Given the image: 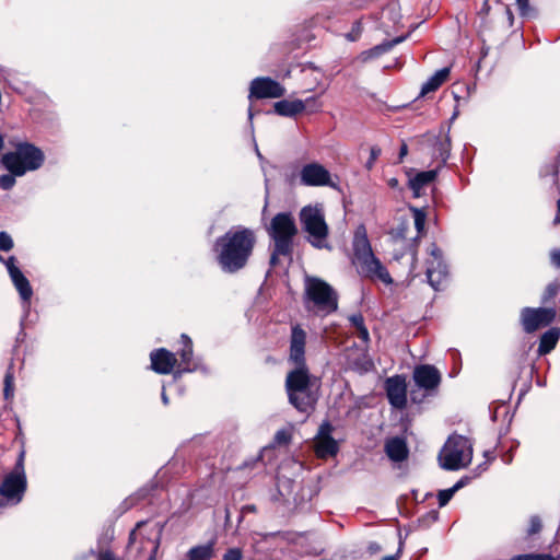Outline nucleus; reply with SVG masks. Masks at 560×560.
<instances>
[{"mask_svg": "<svg viewBox=\"0 0 560 560\" xmlns=\"http://www.w3.org/2000/svg\"><path fill=\"white\" fill-rule=\"evenodd\" d=\"M255 242L254 232L241 226L231 229L219 237L214 249L222 270L235 272L242 269L252 255Z\"/></svg>", "mask_w": 560, "mask_h": 560, "instance_id": "nucleus-1", "label": "nucleus"}, {"mask_svg": "<svg viewBox=\"0 0 560 560\" xmlns=\"http://www.w3.org/2000/svg\"><path fill=\"white\" fill-rule=\"evenodd\" d=\"M353 258L352 264L358 273L372 281H380L385 285L393 283L386 267L374 255L370 241L368 238L366 230L363 225L357 228L352 242Z\"/></svg>", "mask_w": 560, "mask_h": 560, "instance_id": "nucleus-2", "label": "nucleus"}, {"mask_svg": "<svg viewBox=\"0 0 560 560\" xmlns=\"http://www.w3.org/2000/svg\"><path fill=\"white\" fill-rule=\"evenodd\" d=\"M317 378L307 368H294L285 378V390L290 404L301 412H308L317 401Z\"/></svg>", "mask_w": 560, "mask_h": 560, "instance_id": "nucleus-3", "label": "nucleus"}, {"mask_svg": "<svg viewBox=\"0 0 560 560\" xmlns=\"http://www.w3.org/2000/svg\"><path fill=\"white\" fill-rule=\"evenodd\" d=\"M305 307L317 314H330L338 307L337 293L325 281L317 278H306Z\"/></svg>", "mask_w": 560, "mask_h": 560, "instance_id": "nucleus-4", "label": "nucleus"}, {"mask_svg": "<svg viewBox=\"0 0 560 560\" xmlns=\"http://www.w3.org/2000/svg\"><path fill=\"white\" fill-rule=\"evenodd\" d=\"M1 163L13 175L23 176L43 165L44 153L31 143H20L15 151L2 155Z\"/></svg>", "mask_w": 560, "mask_h": 560, "instance_id": "nucleus-5", "label": "nucleus"}, {"mask_svg": "<svg viewBox=\"0 0 560 560\" xmlns=\"http://www.w3.org/2000/svg\"><path fill=\"white\" fill-rule=\"evenodd\" d=\"M270 237L275 242L270 264L276 265L278 257L289 256L292 250V240L296 233V226L291 213H278L271 220L268 229Z\"/></svg>", "mask_w": 560, "mask_h": 560, "instance_id": "nucleus-6", "label": "nucleus"}, {"mask_svg": "<svg viewBox=\"0 0 560 560\" xmlns=\"http://www.w3.org/2000/svg\"><path fill=\"white\" fill-rule=\"evenodd\" d=\"M472 458V445L463 435H451L439 455V462L443 469L459 470L470 464Z\"/></svg>", "mask_w": 560, "mask_h": 560, "instance_id": "nucleus-7", "label": "nucleus"}, {"mask_svg": "<svg viewBox=\"0 0 560 560\" xmlns=\"http://www.w3.org/2000/svg\"><path fill=\"white\" fill-rule=\"evenodd\" d=\"M301 223L308 234V241L317 248L327 247L328 225L325 221L323 208L307 206L301 210Z\"/></svg>", "mask_w": 560, "mask_h": 560, "instance_id": "nucleus-8", "label": "nucleus"}, {"mask_svg": "<svg viewBox=\"0 0 560 560\" xmlns=\"http://www.w3.org/2000/svg\"><path fill=\"white\" fill-rule=\"evenodd\" d=\"M24 457L25 452L21 451L13 470L3 478L0 486V495L11 504L20 503L26 490Z\"/></svg>", "mask_w": 560, "mask_h": 560, "instance_id": "nucleus-9", "label": "nucleus"}, {"mask_svg": "<svg viewBox=\"0 0 560 560\" xmlns=\"http://www.w3.org/2000/svg\"><path fill=\"white\" fill-rule=\"evenodd\" d=\"M164 525L160 522H139L137 528L130 533L129 545L140 539L139 551L150 549V560H154L158 552Z\"/></svg>", "mask_w": 560, "mask_h": 560, "instance_id": "nucleus-10", "label": "nucleus"}, {"mask_svg": "<svg viewBox=\"0 0 560 560\" xmlns=\"http://www.w3.org/2000/svg\"><path fill=\"white\" fill-rule=\"evenodd\" d=\"M300 183L306 187H330L336 189L337 183L331 173L318 162L304 164L300 170Z\"/></svg>", "mask_w": 560, "mask_h": 560, "instance_id": "nucleus-11", "label": "nucleus"}, {"mask_svg": "<svg viewBox=\"0 0 560 560\" xmlns=\"http://www.w3.org/2000/svg\"><path fill=\"white\" fill-rule=\"evenodd\" d=\"M557 316L555 307H524L521 311V324L527 334H532L551 324Z\"/></svg>", "mask_w": 560, "mask_h": 560, "instance_id": "nucleus-12", "label": "nucleus"}, {"mask_svg": "<svg viewBox=\"0 0 560 560\" xmlns=\"http://www.w3.org/2000/svg\"><path fill=\"white\" fill-rule=\"evenodd\" d=\"M430 257L427 260V278L434 290H439L447 277V266L443 260L441 249L431 244L429 247Z\"/></svg>", "mask_w": 560, "mask_h": 560, "instance_id": "nucleus-13", "label": "nucleus"}, {"mask_svg": "<svg viewBox=\"0 0 560 560\" xmlns=\"http://www.w3.org/2000/svg\"><path fill=\"white\" fill-rule=\"evenodd\" d=\"M285 94V89L279 82L268 77L256 78L250 82L249 98H278Z\"/></svg>", "mask_w": 560, "mask_h": 560, "instance_id": "nucleus-14", "label": "nucleus"}, {"mask_svg": "<svg viewBox=\"0 0 560 560\" xmlns=\"http://www.w3.org/2000/svg\"><path fill=\"white\" fill-rule=\"evenodd\" d=\"M306 332L301 326L295 325L291 329L289 362L294 368H307L305 361Z\"/></svg>", "mask_w": 560, "mask_h": 560, "instance_id": "nucleus-15", "label": "nucleus"}, {"mask_svg": "<svg viewBox=\"0 0 560 560\" xmlns=\"http://www.w3.org/2000/svg\"><path fill=\"white\" fill-rule=\"evenodd\" d=\"M332 425L329 422H323L315 436V452L318 457L325 458L337 454L339 447L337 441L331 436Z\"/></svg>", "mask_w": 560, "mask_h": 560, "instance_id": "nucleus-16", "label": "nucleus"}, {"mask_svg": "<svg viewBox=\"0 0 560 560\" xmlns=\"http://www.w3.org/2000/svg\"><path fill=\"white\" fill-rule=\"evenodd\" d=\"M386 395L389 404L397 408L402 409L407 404V386L405 378L396 375L388 377L385 382Z\"/></svg>", "mask_w": 560, "mask_h": 560, "instance_id": "nucleus-17", "label": "nucleus"}, {"mask_svg": "<svg viewBox=\"0 0 560 560\" xmlns=\"http://www.w3.org/2000/svg\"><path fill=\"white\" fill-rule=\"evenodd\" d=\"M5 266L10 275V278L15 289L18 290L21 299L23 300V302L28 303L33 295V289L27 278L23 275L20 268L15 266V258L10 257L7 260Z\"/></svg>", "mask_w": 560, "mask_h": 560, "instance_id": "nucleus-18", "label": "nucleus"}, {"mask_svg": "<svg viewBox=\"0 0 560 560\" xmlns=\"http://www.w3.org/2000/svg\"><path fill=\"white\" fill-rule=\"evenodd\" d=\"M413 380L420 388L433 390L441 383V374L435 366L423 364L415 369Z\"/></svg>", "mask_w": 560, "mask_h": 560, "instance_id": "nucleus-19", "label": "nucleus"}, {"mask_svg": "<svg viewBox=\"0 0 560 560\" xmlns=\"http://www.w3.org/2000/svg\"><path fill=\"white\" fill-rule=\"evenodd\" d=\"M151 368L159 374H168L173 371L177 360L173 352L160 348L151 352Z\"/></svg>", "mask_w": 560, "mask_h": 560, "instance_id": "nucleus-20", "label": "nucleus"}, {"mask_svg": "<svg viewBox=\"0 0 560 560\" xmlns=\"http://www.w3.org/2000/svg\"><path fill=\"white\" fill-rule=\"evenodd\" d=\"M182 339L184 347L180 351V363L175 372V376H179L187 372H194L201 368L198 362L192 360V342L190 338L183 334Z\"/></svg>", "mask_w": 560, "mask_h": 560, "instance_id": "nucleus-21", "label": "nucleus"}, {"mask_svg": "<svg viewBox=\"0 0 560 560\" xmlns=\"http://www.w3.org/2000/svg\"><path fill=\"white\" fill-rule=\"evenodd\" d=\"M384 451L393 462L400 463L407 459L409 450L404 438L394 436L385 441Z\"/></svg>", "mask_w": 560, "mask_h": 560, "instance_id": "nucleus-22", "label": "nucleus"}, {"mask_svg": "<svg viewBox=\"0 0 560 560\" xmlns=\"http://www.w3.org/2000/svg\"><path fill=\"white\" fill-rule=\"evenodd\" d=\"M438 176V170H430L417 173L409 178V188L412 190L413 197L419 198L423 195L425 187L431 185Z\"/></svg>", "mask_w": 560, "mask_h": 560, "instance_id": "nucleus-23", "label": "nucleus"}, {"mask_svg": "<svg viewBox=\"0 0 560 560\" xmlns=\"http://www.w3.org/2000/svg\"><path fill=\"white\" fill-rule=\"evenodd\" d=\"M275 112L284 117H294L306 109V103L301 100H282L273 105Z\"/></svg>", "mask_w": 560, "mask_h": 560, "instance_id": "nucleus-24", "label": "nucleus"}, {"mask_svg": "<svg viewBox=\"0 0 560 560\" xmlns=\"http://www.w3.org/2000/svg\"><path fill=\"white\" fill-rule=\"evenodd\" d=\"M374 364L369 355L364 352L359 353L355 358L350 354L347 357V369L358 374H364L372 371Z\"/></svg>", "mask_w": 560, "mask_h": 560, "instance_id": "nucleus-25", "label": "nucleus"}, {"mask_svg": "<svg viewBox=\"0 0 560 560\" xmlns=\"http://www.w3.org/2000/svg\"><path fill=\"white\" fill-rule=\"evenodd\" d=\"M559 338H560V328L552 327V328L548 329L540 337L539 346H538V353L540 355H545V354L551 352L556 348Z\"/></svg>", "mask_w": 560, "mask_h": 560, "instance_id": "nucleus-26", "label": "nucleus"}, {"mask_svg": "<svg viewBox=\"0 0 560 560\" xmlns=\"http://www.w3.org/2000/svg\"><path fill=\"white\" fill-rule=\"evenodd\" d=\"M450 68L445 67L438 70L432 77H430L421 88V95L436 91L448 78Z\"/></svg>", "mask_w": 560, "mask_h": 560, "instance_id": "nucleus-27", "label": "nucleus"}, {"mask_svg": "<svg viewBox=\"0 0 560 560\" xmlns=\"http://www.w3.org/2000/svg\"><path fill=\"white\" fill-rule=\"evenodd\" d=\"M188 560H211L213 557V544L209 542L192 547L187 553Z\"/></svg>", "mask_w": 560, "mask_h": 560, "instance_id": "nucleus-28", "label": "nucleus"}, {"mask_svg": "<svg viewBox=\"0 0 560 560\" xmlns=\"http://www.w3.org/2000/svg\"><path fill=\"white\" fill-rule=\"evenodd\" d=\"M400 42H402V37H397L393 40L384 42V43L373 47L372 49L364 51L362 54V58H363V60H368L371 58L378 57L382 54L390 50L395 45L399 44Z\"/></svg>", "mask_w": 560, "mask_h": 560, "instance_id": "nucleus-29", "label": "nucleus"}, {"mask_svg": "<svg viewBox=\"0 0 560 560\" xmlns=\"http://www.w3.org/2000/svg\"><path fill=\"white\" fill-rule=\"evenodd\" d=\"M351 325L357 329V336L364 342L368 343L370 340L369 330L364 325V319L361 314H353L349 316Z\"/></svg>", "mask_w": 560, "mask_h": 560, "instance_id": "nucleus-30", "label": "nucleus"}, {"mask_svg": "<svg viewBox=\"0 0 560 560\" xmlns=\"http://www.w3.org/2000/svg\"><path fill=\"white\" fill-rule=\"evenodd\" d=\"M410 211L413 214L415 228L417 230V237H420L424 232V225L427 220V213L423 209L410 207Z\"/></svg>", "mask_w": 560, "mask_h": 560, "instance_id": "nucleus-31", "label": "nucleus"}, {"mask_svg": "<svg viewBox=\"0 0 560 560\" xmlns=\"http://www.w3.org/2000/svg\"><path fill=\"white\" fill-rule=\"evenodd\" d=\"M516 5L523 18L534 19L537 16V10L529 4V0H516Z\"/></svg>", "mask_w": 560, "mask_h": 560, "instance_id": "nucleus-32", "label": "nucleus"}, {"mask_svg": "<svg viewBox=\"0 0 560 560\" xmlns=\"http://www.w3.org/2000/svg\"><path fill=\"white\" fill-rule=\"evenodd\" d=\"M559 290H560L559 282L553 281V282L549 283L542 293L541 302L544 304L549 303L558 294Z\"/></svg>", "mask_w": 560, "mask_h": 560, "instance_id": "nucleus-33", "label": "nucleus"}, {"mask_svg": "<svg viewBox=\"0 0 560 560\" xmlns=\"http://www.w3.org/2000/svg\"><path fill=\"white\" fill-rule=\"evenodd\" d=\"M408 231L409 222L405 220L399 222V224L392 230L390 234L395 240H405L407 237Z\"/></svg>", "mask_w": 560, "mask_h": 560, "instance_id": "nucleus-34", "label": "nucleus"}, {"mask_svg": "<svg viewBox=\"0 0 560 560\" xmlns=\"http://www.w3.org/2000/svg\"><path fill=\"white\" fill-rule=\"evenodd\" d=\"M14 387H13V374L8 371L4 377V389L3 395L4 398L8 400L13 397Z\"/></svg>", "mask_w": 560, "mask_h": 560, "instance_id": "nucleus-35", "label": "nucleus"}, {"mask_svg": "<svg viewBox=\"0 0 560 560\" xmlns=\"http://www.w3.org/2000/svg\"><path fill=\"white\" fill-rule=\"evenodd\" d=\"M451 141L450 138L446 137L443 141L439 143L436 151H439L440 158L443 163L446 162L450 155Z\"/></svg>", "mask_w": 560, "mask_h": 560, "instance_id": "nucleus-36", "label": "nucleus"}, {"mask_svg": "<svg viewBox=\"0 0 560 560\" xmlns=\"http://www.w3.org/2000/svg\"><path fill=\"white\" fill-rule=\"evenodd\" d=\"M455 489L453 488H448V489H445V490H441L438 494V500H439V505L442 508V506H445L450 500L453 498V495L455 494Z\"/></svg>", "mask_w": 560, "mask_h": 560, "instance_id": "nucleus-37", "label": "nucleus"}, {"mask_svg": "<svg viewBox=\"0 0 560 560\" xmlns=\"http://www.w3.org/2000/svg\"><path fill=\"white\" fill-rule=\"evenodd\" d=\"M511 560H556L550 555H535V553H528V555H518L513 557Z\"/></svg>", "mask_w": 560, "mask_h": 560, "instance_id": "nucleus-38", "label": "nucleus"}, {"mask_svg": "<svg viewBox=\"0 0 560 560\" xmlns=\"http://www.w3.org/2000/svg\"><path fill=\"white\" fill-rule=\"evenodd\" d=\"M15 185V175L12 173L0 176V188L9 190Z\"/></svg>", "mask_w": 560, "mask_h": 560, "instance_id": "nucleus-39", "label": "nucleus"}, {"mask_svg": "<svg viewBox=\"0 0 560 560\" xmlns=\"http://www.w3.org/2000/svg\"><path fill=\"white\" fill-rule=\"evenodd\" d=\"M382 153V150L380 147L377 145H373L371 149H370V158L365 164V167L368 170H372L376 160L378 159V156L381 155Z\"/></svg>", "mask_w": 560, "mask_h": 560, "instance_id": "nucleus-40", "label": "nucleus"}, {"mask_svg": "<svg viewBox=\"0 0 560 560\" xmlns=\"http://www.w3.org/2000/svg\"><path fill=\"white\" fill-rule=\"evenodd\" d=\"M13 241L7 232H0V249L8 252L12 249Z\"/></svg>", "mask_w": 560, "mask_h": 560, "instance_id": "nucleus-41", "label": "nucleus"}, {"mask_svg": "<svg viewBox=\"0 0 560 560\" xmlns=\"http://www.w3.org/2000/svg\"><path fill=\"white\" fill-rule=\"evenodd\" d=\"M541 526V520L539 518V516L534 515L529 518V527L527 532L529 535L537 534L538 532H540Z\"/></svg>", "mask_w": 560, "mask_h": 560, "instance_id": "nucleus-42", "label": "nucleus"}, {"mask_svg": "<svg viewBox=\"0 0 560 560\" xmlns=\"http://www.w3.org/2000/svg\"><path fill=\"white\" fill-rule=\"evenodd\" d=\"M303 102L306 103V109H308L312 113L320 110L323 106V104L318 101L316 96H311Z\"/></svg>", "mask_w": 560, "mask_h": 560, "instance_id": "nucleus-43", "label": "nucleus"}, {"mask_svg": "<svg viewBox=\"0 0 560 560\" xmlns=\"http://www.w3.org/2000/svg\"><path fill=\"white\" fill-rule=\"evenodd\" d=\"M275 440L278 444H287L290 441V433L285 430H280L276 433Z\"/></svg>", "mask_w": 560, "mask_h": 560, "instance_id": "nucleus-44", "label": "nucleus"}, {"mask_svg": "<svg viewBox=\"0 0 560 560\" xmlns=\"http://www.w3.org/2000/svg\"><path fill=\"white\" fill-rule=\"evenodd\" d=\"M242 559V553L238 549L234 548V549H229L224 557H223V560H241Z\"/></svg>", "mask_w": 560, "mask_h": 560, "instance_id": "nucleus-45", "label": "nucleus"}, {"mask_svg": "<svg viewBox=\"0 0 560 560\" xmlns=\"http://www.w3.org/2000/svg\"><path fill=\"white\" fill-rule=\"evenodd\" d=\"M550 257L552 265L560 268V249L552 250Z\"/></svg>", "mask_w": 560, "mask_h": 560, "instance_id": "nucleus-46", "label": "nucleus"}, {"mask_svg": "<svg viewBox=\"0 0 560 560\" xmlns=\"http://www.w3.org/2000/svg\"><path fill=\"white\" fill-rule=\"evenodd\" d=\"M408 154V147L406 143H402L399 150V162L404 160V158Z\"/></svg>", "mask_w": 560, "mask_h": 560, "instance_id": "nucleus-47", "label": "nucleus"}, {"mask_svg": "<svg viewBox=\"0 0 560 560\" xmlns=\"http://www.w3.org/2000/svg\"><path fill=\"white\" fill-rule=\"evenodd\" d=\"M467 483L466 479L458 480L452 488L455 489V491L459 490L462 487H464Z\"/></svg>", "mask_w": 560, "mask_h": 560, "instance_id": "nucleus-48", "label": "nucleus"}, {"mask_svg": "<svg viewBox=\"0 0 560 560\" xmlns=\"http://www.w3.org/2000/svg\"><path fill=\"white\" fill-rule=\"evenodd\" d=\"M557 208H558V214L555 218V223L559 224L560 223V198L557 201Z\"/></svg>", "mask_w": 560, "mask_h": 560, "instance_id": "nucleus-49", "label": "nucleus"}, {"mask_svg": "<svg viewBox=\"0 0 560 560\" xmlns=\"http://www.w3.org/2000/svg\"><path fill=\"white\" fill-rule=\"evenodd\" d=\"M387 183H388V186H390L392 188L398 187V184H399L397 178H390V179H388Z\"/></svg>", "mask_w": 560, "mask_h": 560, "instance_id": "nucleus-50", "label": "nucleus"}, {"mask_svg": "<svg viewBox=\"0 0 560 560\" xmlns=\"http://www.w3.org/2000/svg\"><path fill=\"white\" fill-rule=\"evenodd\" d=\"M162 401L164 405L168 404V397L166 396L165 390L162 392Z\"/></svg>", "mask_w": 560, "mask_h": 560, "instance_id": "nucleus-51", "label": "nucleus"}, {"mask_svg": "<svg viewBox=\"0 0 560 560\" xmlns=\"http://www.w3.org/2000/svg\"><path fill=\"white\" fill-rule=\"evenodd\" d=\"M399 557V555H395V556H387V557H384L382 560H397Z\"/></svg>", "mask_w": 560, "mask_h": 560, "instance_id": "nucleus-52", "label": "nucleus"}, {"mask_svg": "<svg viewBox=\"0 0 560 560\" xmlns=\"http://www.w3.org/2000/svg\"><path fill=\"white\" fill-rule=\"evenodd\" d=\"M4 147V139L2 137V135L0 133V150H2Z\"/></svg>", "mask_w": 560, "mask_h": 560, "instance_id": "nucleus-53", "label": "nucleus"}, {"mask_svg": "<svg viewBox=\"0 0 560 560\" xmlns=\"http://www.w3.org/2000/svg\"><path fill=\"white\" fill-rule=\"evenodd\" d=\"M256 151H257V155H258L259 158H261L260 152L258 151V149H257V148H256Z\"/></svg>", "mask_w": 560, "mask_h": 560, "instance_id": "nucleus-54", "label": "nucleus"}, {"mask_svg": "<svg viewBox=\"0 0 560 560\" xmlns=\"http://www.w3.org/2000/svg\"><path fill=\"white\" fill-rule=\"evenodd\" d=\"M2 506H4V504H3V502H2V501H0V508H2Z\"/></svg>", "mask_w": 560, "mask_h": 560, "instance_id": "nucleus-55", "label": "nucleus"}]
</instances>
